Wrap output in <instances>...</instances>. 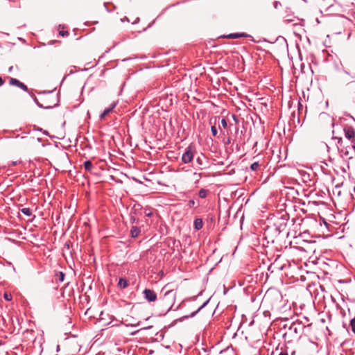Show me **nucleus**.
<instances>
[{"label": "nucleus", "instance_id": "obj_18", "mask_svg": "<svg viewBox=\"0 0 355 355\" xmlns=\"http://www.w3.org/2000/svg\"><path fill=\"white\" fill-rule=\"evenodd\" d=\"M350 326L352 328V331L355 334V318H353L350 321Z\"/></svg>", "mask_w": 355, "mask_h": 355}, {"label": "nucleus", "instance_id": "obj_12", "mask_svg": "<svg viewBox=\"0 0 355 355\" xmlns=\"http://www.w3.org/2000/svg\"><path fill=\"white\" fill-rule=\"evenodd\" d=\"M84 166L87 171H90L93 167V165L91 161H86L84 162Z\"/></svg>", "mask_w": 355, "mask_h": 355}, {"label": "nucleus", "instance_id": "obj_5", "mask_svg": "<svg viewBox=\"0 0 355 355\" xmlns=\"http://www.w3.org/2000/svg\"><path fill=\"white\" fill-rule=\"evenodd\" d=\"M9 83L10 85L17 86V87H19L20 89H23L24 91H26V92L28 91L27 86L25 85L23 83L20 82L19 80H18L16 78H10Z\"/></svg>", "mask_w": 355, "mask_h": 355}, {"label": "nucleus", "instance_id": "obj_13", "mask_svg": "<svg viewBox=\"0 0 355 355\" xmlns=\"http://www.w3.org/2000/svg\"><path fill=\"white\" fill-rule=\"evenodd\" d=\"M21 213L30 216L32 214V211L29 208H23L21 209Z\"/></svg>", "mask_w": 355, "mask_h": 355}, {"label": "nucleus", "instance_id": "obj_16", "mask_svg": "<svg viewBox=\"0 0 355 355\" xmlns=\"http://www.w3.org/2000/svg\"><path fill=\"white\" fill-rule=\"evenodd\" d=\"M259 167V164L258 162H254L253 164H251L250 166V168L252 170V171H257Z\"/></svg>", "mask_w": 355, "mask_h": 355}, {"label": "nucleus", "instance_id": "obj_23", "mask_svg": "<svg viewBox=\"0 0 355 355\" xmlns=\"http://www.w3.org/2000/svg\"><path fill=\"white\" fill-rule=\"evenodd\" d=\"M196 162H198V164L199 165H202V159L200 158V157H198L197 159H196Z\"/></svg>", "mask_w": 355, "mask_h": 355}, {"label": "nucleus", "instance_id": "obj_31", "mask_svg": "<svg viewBox=\"0 0 355 355\" xmlns=\"http://www.w3.org/2000/svg\"><path fill=\"white\" fill-rule=\"evenodd\" d=\"M278 3L277 2H275V8H277V6H279V4H277Z\"/></svg>", "mask_w": 355, "mask_h": 355}, {"label": "nucleus", "instance_id": "obj_9", "mask_svg": "<svg viewBox=\"0 0 355 355\" xmlns=\"http://www.w3.org/2000/svg\"><path fill=\"white\" fill-rule=\"evenodd\" d=\"M194 228L196 229V230H200L202 226H203V222L202 220V219L200 218H197L194 221Z\"/></svg>", "mask_w": 355, "mask_h": 355}, {"label": "nucleus", "instance_id": "obj_1", "mask_svg": "<svg viewBox=\"0 0 355 355\" xmlns=\"http://www.w3.org/2000/svg\"><path fill=\"white\" fill-rule=\"evenodd\" d=\"M176 291L174 290L167 291L163 297V302L170 308L173 306L175 299Z\"/></svg>", "mask_w": 355, "mask_h": 355}, {"label": "nucleus", "instance_id": "obj_14", "mask_svg": "<svg viewBox=\"0 0 355 355\" xmlns=\"http://www.w3.org/2000/svg\"><path fill=\"white\" fill-rule=\"evenodd\" d=\"M57 279L60 282H63L64 279V274L62 272H59L57 275Z\"/></svg>", "mask_w": 355, "mask_h": 355}, {"label": "nucleus", "instance_id": "obj_7", "mask_svg": "<svg viewBox=\"0 0 355 355\" xmlns=\"http://www.w3.org/2000/svg\"><path fill=\"white\" fill-rule=\"evenodd\" d=\"M244 37H247V34L244 33H232V34H229V35L223 36V37H224V38H229V39H236V38Z\"/></svg>", "mask_w": 355, "mask_h": 355}, {"label": "nucleus", "instance_id": "obj_24", "mask_svg": "<svg viewBox=\"0 0 355 355\" xmlns=\"http://www.w3.org/2000/svg\"><path fill=\"white\" fill-rule=\"evenodd\" d=\"M338 139V144L341 145V144L343 143V139L342 138H337Z\"/></svg>", "mask_w": 355, "mask_h": 355}, {"label": "nucleus", "instance_id": "obj_2", "mask_svg": "<svg viewBox=\"0 0 355 355\" xmlns=\"http://www.w3.org/2000/svg\"><path fill=\"white\" fill-rule=\"evenodd\" d=\"M194 156V150L191 146H189L182 156V160L184 163L191 162Z\"/></svg>", "mask_w": 355, "mask_h": 355}, {"label": "nucleus", "instance_id": "obj_21", "mask_svg": "<svg viewBox=\"0 0 355 355\" xmlns=\"http://www.w3.org/2000/svg\"><path fill=\"white\" fill-rule=\"evenodd\" d=\"M199 196L200 198H205L206 196V191L205 190H200L199 192Z\"/></svg>", "mask_w": 355, "mask_h": 355}, {"label": "nucleus", "instance_id": "obj_26", "mask_svg": "<svg viewBox=\"0 0 355 355\" xmlns=\"http://www.w3.org/2000/svg\"><path fill=\"white\" fill-rule=\"evenodd\" d=\"M4 84V80L2 79L1 77H0V86L3 85Z\"/></svg>", "mask_w": 355, "mask_h": 355}, {"label": "nucleus", "instance_id": "obj_15", "mask_svg": "<svg viewBox=\"0 0 355 355\" xmlns=\"http://www.w3.org/2000/svg\"><path fill=\"white\" fill-rule=\"evenodd\" d=\"M3 297L7 301H11L12 297V295L8 292H6L4 294H3Z\"/></svg>", "mask_w": 355, "mask_h": 355}, {"label": "nucleus", "instance_id": "obj_22", "mask_svg": "<svg viewBox=\"0 0 355 355\" xmlns=\"http://www.w3.org/2000/svg\"><path fill=\"white\" fill-rule=\"evenodd\" d=\"M59 34L62 36H65V35H69V32L68 31H60Z\"/></svg>", "mask_w": 355, "mask_h": 355}, {"label": "nucleus", "instance_id": "obj_20", "mask_svg": "<svg viewBox=\"0 0 355 355\" xmlns=\"http://www.w3.org/2000/svg\"><path fill=\"white\" fill-rule=\"evenodd\" d=\"M193 175L195 176V180L196 182H198L201 178V173H194Z\"/></svg>", "mask_w": 355, "mask_h": 355}, {"label": "nucleus", "instance_id": "obj_28", "mask_svg": "<svg viewBox=\"0 0 355 355\" xmlns=\"http://www.w3.org/2000/svg\"><path fill=\"white\" fill-rule=\"evenodd\" d=\"M279 355H288L286 352H281Z\"/></svg>", "mask_w": 355, "mask_h": 355}, {"label": "nucleus", "instance_id": "obj_4", "mask_svg": "<svg viewBox=\"0 0 355 355\" xmlns=\"http://www.w3.org/2000/svg\"><path fill=\"white\" fill-rule=\"evenodd\" d=\"M144 295L145 299H146L148 302H155L157 300V295L154 292V291L146 288L144 292Z\"/></svg>", "mask_w": 355, "mask_h": 355}, {"label": "nucleus", "instance_id": "obj_10", "mask_svg": "<svg viewBox=\"0 0 355 355\" xmlns=\"http://www.w3.org/2000/svg\"><path fill=\"white\" fill-rule=\"evenodd\" d=\"M118 285L119 286L120 288H125L128 285V281L125 279L120 278L119 281V283H118Z\"/></svg>", "mask_w": 355, "mask_h": 355}, {"label": "nucleus", "instance_id": "obj_19", "mask_svg": "<svg viewBox=\"0 0 355 355\" xmlns=\"http://www.w3.org/2000/svg\"><path fill=\"white\" fill-rule=\"evenodd\" d=\"M221 126L223 128H226L227 127V121L225 119H223L221 120Z\"/></svg>", "mask_w": 355, "mask_h": 355}, {"label": "nucleus", "instance_id": "obj_25", "mask_svg": "<svg viewBox=\"0 0 355 355\" xmlns=\"http://www.w3.org/2000/svg\"><path fill=\"white\" fill-rule=\"evenodd\" d=\"M344 72H345V73H346V74H347V75H349V76H351V78H355V76H354V75H350V74L349 73V72H347V71H345H345H344Z\"/></svg>", "mask_w": 355, "mask_h": 355}, {"label": "nucleus", "instance_id": "obj_27", "mask_svg": "<svg viewBox=\"0 0 355 355\" xmlns=\"http://www.w3.org/2000/svg\"><path fill=\"white\" fill-rule=\"evenodd\" d=\"M146 216L148 217H150L152 216V213L151 212L147 213V214H146Z\"/></svg>", "mask_w": 355, "mask_h": 355}, {"label": "nucleus", "instance_id": "obj_8", "mask_svg": "<svg viewBox=\"0 0 355 355\" xmlns=\"http://www.w3.org/2000/svg\"><path fill=\"white\" fill-rule=\"evenodd\" d=\"M116 106V103H114L112 104V105L110 106V107L107 108V109H105L103 112L101 114L100 116V119H104L105 117L109 114L110 113L113 109Z\"/></svg>", "mask_w": 355, "mask_h": 355}, {"label": "nucleus", "instance_id": "obj_3", "mask_svg": "<svg viewBox=\"0 0 355 355\" xmlns=\"http://www.w3.org/2000/svg\"><path fill=\"white\" fill-rule=\"evenodd\" d=\"M345 136L347 139L354 143L355 139V130L352 127L346 126L344 128Z\"/></svg>", "mask_w": 355, "mask_h": 355}, {"label": "nucleus", "instance_id": "obj_11", "mask_svg": "<svg viewBox=\"0 0 355 355\" xmlns=\"http://www.w3.org/2000/svg\"><path fill=\"white\" fill-rule=\"evenodd\" d=\"M130 232L132 237H137L140 233L139 229L135 226L132 227Z\"/></svg>", "mask_w": 355, "mask_h": 355}, {"label": "nucleus", "instance_id": "obj_17", "mask_svg": "<svg viewBox=\"0 0 355 355\" xmlns=\"http://www.w3.org/2000/svg\"><path fill=\"white\" fill-rule=\"evenodd\" d=\"M211 133H212V135L214 137H216L218 134V130H217V128L215 125H212L211 128Z\"/></svg>", "mask_w": 355, "mask_h": 355}, {"label": "nucleus", "instance_id": "obj_29", "mask_svg": "<svg viewBox=\"0 0 355 355\" xmlns=\"http://www.w3.org/2000/svg\"><path fill=\"white\" fill-rule=\"evenodd\" d=\"M13 69V67H10L9 69H8V71H12Z\"/></svg>", "mask_w": 355, "mask_h": 355}, {"label": "nucleus", "instance_id": "obj_6", "mask_svg": "<svg viewBox=\"0 0 355 355\" xmlns=\"http://www.w3.org/2000/svg\"><path fill=\"white\" fill-rule=\"evenodd\" d=\"M319 121H320V122L325 121L329 125H333V122H332L331 117L325 113H322V114H320Z\"/></svg>", "mask_w": 355, "mask_h": 355}, {"label": "nucleus", "instance_id": "obj_30", "mask_svg": "<svg viewBox=\"0 0 355 355\" xmlns=\"http://www.w3.org/2000/svg\"><path fill=\"white\" fill-rule=\"evenodd\" d=\"M278 3L277 2H275V8H277V6H279V4H277Z\"/></svg>", "mask_w": 355, "mask_h": 355}]
</instances>
